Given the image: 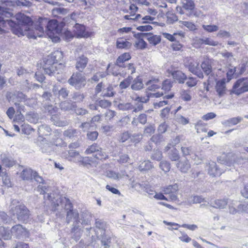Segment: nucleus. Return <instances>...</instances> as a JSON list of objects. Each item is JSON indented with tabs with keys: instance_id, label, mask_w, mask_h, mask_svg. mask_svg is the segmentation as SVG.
<instances>
[{
	"instance_id": "nucleus-1",
	"label": "nucleus",
	"mask_w": 248,
	"mask_h": 248,
	"mask_svg": "<svg viewBox=\"0 0 248 248\" xmlns=\"http://www.w3.org/2000/svg\"><path fill=\"white\" fill-rule=\"evenodd\" d=\"M11 15L9 12H3L0 16V25L4 26L7 24L11 28L12 32L18 37L28 36L29 38L35 39L37 36L41 37L44 32V29L39 25H35L34 28L38 31L41 34H37L31 30L33 26V20L29 16L22 13H18L16 16V21L6 19L4 20L3 16Z\"/></svg>"
},
{
	"instance_id": "nucleus-2",
	"label": "nucleus",
	"mask_w": 248,
	"mask_h": 248,
	"mask_svg": "<svg viewBox=\"0 0 248 248\" xmlns=\"http://www.w3.org/2000/svg\"><path fill=\"white\" fill-rule=\"evenodd\" d=\"M227 157L228 156L226 155L218 157L217 161L221 164V166L217 167L214 162H210L208 166V174L212 177H215L220 176L227 169L231 170V168L229 169L227 167H231L232 163L227 160Z\"/></svg>"
},
{
	"instance_id": "nucleus-3",
	"label": "nucleus",
	"mask_w": 248,
	"mask_h": 248,
	"mask_svg": "<svg viewBox=\"0 0 248 248\" xmlns=\"http://www.w3.org/2000/svg\"><path fill=\"white\" fill-rule=\"evenodd\" d=\"M67 82L77 90L84 88L86 84L85 76L81 73L78 72H74L67 80Z\"/></svg>"
},
{
	"instance_id": "nucleus-4",
	"label": "nucleus",
	"mask_w": 248,
	"mask_h": 248,
	"mask_svg": "<svg viewBox=\"0 0 248 248\" xmlns=\"http://www.w3.org/2000/svg\"><path fill=\"white\" fill-rule=\"evenodd\" d=\"M10 212L14 215H16L17 219L20 221H27L29 218V210L23 204H20L12 207L10 209Z\"/></svg>"
},
{
	"instance_id": "nucleus-5",
	"label": "nucleus",
	"mask_w": 248,
	"mask_h": 248,
	"mask_svg": "<svg viewBox=\"0 0 248 248\" xmlns=\"http://www.w3.org/2000/svg\"><path fill=\"white\" fill-rule=\"evenodd\" d=\"M41 65L45 74L49 76L54 75L57 71V66L49 55L44 58Z\"/></svg>"
},
{
	"instance_id": "nucleus-6",
	"label": "nucleus",
	"mask_w": 248,
	"mask_h": 248,
	"mask_svg": "<svg viewBox=\"0 0 248 248\" xmlns=\"http://www.w3.org/2000/svg\"><path fill=\"white\" fill-rule=\"evenodd\" d=\"M47 199L51 202V204L53 205V210L55 211L56 207L59 205V202L61 204L62 206H63V204H64V208L67 211L69 210H73L72 209L73 205L71 202L68 199L65 197L61 199L60 200H57L56 202L54 201L55 199L53 198L51 196V194H47Z\"/></svg>"
},
{
	"instance_id": "nucleus-7",
	"label": "nucleus",
	"mask_w": 248,
	"mask_h": 248,
	"mask_svg": "<svg viewBox=\"0 0 248 248\" xmlns=\"http://www.w3.org/2000/svg\"><path fill=\"white\" fill-rule=\"evenodd\" d=\"M233 93L240 95L248 92V78H243L238 79L233 85Z\"/></svg>"
},
{
	"instance_id": "nucleus-8",
	"label": "nucleus",
	"mask_w": 248,
	"mask_h": 248,
	"mask_svg": "<svg viewBox=\"0 0 248 248\" xmlns=\"http://www.w3.org/2000/svg\"><path fill=\"white\" fill-rule=\"evenodd\" d=\"M62 157L70 161L74 162H81L83 161V157L79 152L75 150L69 149L65 150L62 153Z\"/></svg>"
},
{
	"instance_id": "nucleus-9",
	"label": "nucleus",
	"mask_w": 248,
	"mask_h": 248,
	"mask_svg": "<svg viewBox=\"0 0 248 248\" xmlns=\"http://www.w3.org/2000/svg\"><path fill=\"white\" fill-rule=\"evenodd\" d=\"M95 224L96 227L99 229L101 232L100 235L97 236V238L101 240L102 244L105 246L106 248L108 247V239L105 234L106 222L102 220L97 219L95 220Z\"/></svg>"
},
{
	"instance_id": "nucleus-10",
	"label": "nucleus",
	"mask_w": 248,
	"mask_h": 248,
	"mask_svg": "<svg viewBox=\"0 0 248 248\" xmlns=\"http://www.w3.org/2000/svg\"><path fill=\"white\" fill-rule=\"evenodd\" d=\"M63 23H58L56 20H51L48 22L46 29L53 33L60 34L62 32Z\"/></svg>"
},
{
	"instance_id": "nucleus-11",
	"label": "nucleus",
	"mask_w": 248,
	"mask_h": 248,
	"mask_svg": "<svg viewBox=\"0 0 248 248\" xmlns=\"http://www.w3.org/2000/svg\"><path fill=\"white\" fill-rule=\"evenodd\" d=\"M12 234L16 238L21 239L25 237L27 234V232L25 228H24L21 225L17 224L11 228Z\"/></svg>"
},
{
	"instance_id": "nucleus-12",
	"label": "nucleus",
	"mask_w": 248,
	"mask_h": 248,
	"mask_svg": "<svg viewBox=\"0 0 248 248\" xmlns=\"http://www.w3.org/2000/svg\"><path fill=\"white\" fill-rule=\"evenodd\" d=\"M88 61V58L84 55H81L77 58L75 64V67L78 70L77 72L80 73L83 72L84 69L87 66Z\"/></svg>"
},
{
	"instance_id": "nucleus-13",
	"label": "nucleus",
	"mask_w": 248,
	"mask_h": 248,
	"mask_svg": "<svg viewBox=\"0 0 248 248\" xmlns=\"http://www.w3.org/2000/svg\"><path fill=\"white\" fill-rule=\"evenodd\" d=\"M66 219V222L68 224L70 223L71 221H73V224L78 225L80 222L79 214L76 210L67 211Z\"/></svg>"
},
{
	"instance_id": "nucleus-14",
	"label": "nucleus",
	"mask_w": 248,
	"mask_h": 248,
	"mask_svg": "<svg viewBox=\"0 0 248 248\" xmlns=\"http://www.w3.org/2000/svg\"><path fill=\"white\" fill-rule=\"evenodd\" d=\"M52 92L54 95L58 96L59 98H62V99H65L69 93V91L67 88L63 87L59 89L56 86H53Z\"/></svg>"
},
{
	"instance_id": "nucleus-15",
	"label": "nucleus",
	"mask_w": 248,
	"mask_h": 248,
	"mask_svg": "<svg viewBox=\"0 0 248 248\" xmlns=\"http://www.w3.org/2000/svg\"><path fill=\"white\" fill-rule=\"evenodd\" d=\"M212 60L204 57V60L201 64V67L204 73L208 76L212 72V67L211 65Z\"/></svg>"
},
{
	"instance_id": "nucleus-16",
	"label": "nucleus",
	"mask_w": 248,
	"mask_h": 248,
	"mask_svg": "<svg viewBox=\"0 0 248 248\" xmlns=\"http://www.w3.org/2000/svg\"><path fill=\"white\" fill-rule=\"evenodd\" d=\"M188 68L190 72L197 76L199 78L201 79L203 78L204 76L202 72L200 69L199 63L195 64L192 62H190L189 64Z\"/></svg>"
},
{
	"instance_id": "nucleus-17",
	"label": "nucleus",
	"mask_w": 248,
	"mask_h": 248,
	"mask_svg": "<svg viewBox=\"0 0 248 248\" xmlns=\"http://www.w3.org/2000/svg\"><path fill=\"white\" fill-rule=\"evenodd\" d=\"M79 227V224H73V227L71 230V237L76 242L80 239L82 232V230Z\"/></svg>"
},
{
	"instance_id": "nucleus-18",
	"label": "nucleus",
	"mask_w": 248,
	"mask_h": 248,
	"mask_svg": "<svg viewBox=\"0 0 248 248\" xmlns=\"http://www.w3.org/2000/svg\"><path fill=\"white\" fill-rule=\"evenodd\" d=\"M147 122V115L145 113H140L137 117H134L131 122V124L133 126H137L140 123L144 125Z\"/></svg>"
},
{
	"instance_id": "nucleus-19",
	"label": "nucleus",
	"mask_w": 248,
	"mask_h": 248,
	"mask_svg": "<svg viewBox=\"0 0 248 248\" xmlns=\"http://www.w3.org/2000/svg\"><path fill=\"white\" fill-rule=\"evenodd\" d=\"M74 31L78 37H88V33L86 31L85 27L82 24L76 23L74 27Z\"/></svg>"
},
{
	"instance_id": "nucleus-20",
	"label": "nucleus",
	"mask_w": 248,
	"mask_h": 248,
	"mask_svg": "<svg viewBox=\"0 0 248 248\" xmlns=\"http://www.w3.org/2000/svg\"><path fill=\"white\" fill-rule=\"evenodd\" d=\"M171 75L173 78L180 84L184 83L187 79L186 75L180 70L173 71Z\"/></svg>"
},
{
	"instance_id": "nucleus-21",
	"label": "nucleus",
	"mask_w": 248,
	"mask_h": 248,
	"mask_svg": "<svg viewBox=\"0 0 248 248\" xmlns=\"http://www.w3.org/2000/svg\"><path fill=\"white\" fill-rule=\"evenodd\" d=\"M60 108L63 111H73L77 108V105L75 102L71 101H64L62 102L59 106Z\"/></svg>"
},
{
	"instance_id": "nucleus-22",
	"label": "nucleus",
	"mask_w": 248,
	"mask_h": 248,
	"mask_svg": "<svg viewBox=\"0 0 248 248\" xmlns=\"http://www.w3.org/2000/svg\"><path fill=\"white\" fill-rule=\"evenodd\" d=\"M177 168L183 173H186L190 168V164L187 159L179 161L176 164Z\"/></svg>"
},
{
	"instance_id": "nucleus-23",
	"label": "nucleus",
	"mask_w": 248,
	"mask_h": 248,
	"mask_svg": "<svg viewBox=\"0 0 248 248\" xmlns=\"http://www.w3.org/2000/svg\"><path fill=\"white\" fill-rule=\"evenodd\" d=\"M130 59L131 56L129 53H124L118 57L116 60L115 64L120 67H125V65L124 64V62L125 61H128Z\"/></svg>"
},
{
	"instance_id": "nucleus-24",
	"label": "nucleus",
	"mask_w": 248,
	"mask_h": 248,
	"mask_svg": "<svg viewBox=\"0 0 248 248\" xmlns=\"http://www.w3.org/2000/svg\"><path fill=\"white\" fill-rule=\"evenodd\" d=\"M1 163L3 166L10 168L15 164V161L11 156L4 154L1 155Z\"/></svg>"
},
{
	"instance_id": "nucleus-25",
	"label": "nucleus",
	"mask_w": 248,
	"mask_h": 248,
	"mask_svg": "<svg viewBox=\"0 0 248 248\" xmlns=\"http://www.w3.org/2000/svg\"><path fill=\"white\" fill-rule=\"evenodd\" d=\"M228 202V199L216 200L211 202V206L216 208L223 209L226 206Z\"/></svg>"
},
{
	"instance_id": "nucleus-26",
	"label": "nucleus",
	"mask_w": 248,
	"mask_h": 248,
	"mask_svg": "<svg viewBox=\"0 0 248 248\" xmlns=\"http://www.w3.org/2000/svg\"><path fill=\"white\" fill-rule=\"evenodd\" d=\"M12 232L11 229L3 226L0 227V237L4 240L10 239L12 237Z\"/></svg>"
},
{
	"instance_id": "nucleus-27",
	"label": "nucleus",
	"mask_w": 248,
	"mask_h": 248,
	"mask_svg": "<svg viewBox=\"0 0 248 248\" xmlns=\"http://www.w3.org/2000/svg\"><path fill=\"white\" fill-rule=\"evenodd\" d=\"M132 45V44L122 38H120L116 41L117 47L121 49H128Z\"/></svg>"
},
{
	"instance_id": "nucleus-28",
	"label": "nucleus",
	"mask_w": 248,
	"mask_h": 248,
	"mask_svg": "<svg viewBox=\"0 0 248 248\" xmlns=\"http://www.w3.org/2000/svg\"><path fill=\"white\" fill-rule=\"evenodd\" d=\"M154 168V165L150 160H145L141 162L138 166L140 171H146Z\"/></svg>"
},
{
	"instance_id": "nucleus-29",
	"label": "nucleus",
	"mask_w": 248,
	"mask_h": 248,
	"mask_svg": "<svg viewBox=\"0 0 248 248\" xmlns=\"http://www.w3.org/2000/svg\"><path fill=\"white\" fill-rule=\"evenodd\" d=\"M225 82L223 81L217 82L216 86V90L219 96H222L225 93Z\"/></svg>"
},
{
	"instance_id": "nucleus-30",
	"label": "nucleus",
	"mask_w": 248,
	"mask_h": 248,
	"mask_svg": "<svg viewBox=\"0 0 248 248\" xmlns=\"http://www.w3.org/2000/svg\"><path fill=\"white\" fill-rule=\"evenodd\" d=\"M50 128L46 125H41L38 126V132L40 137L47 136L50 134Z\"/></svg>"
},
{
	"instance_id": "nucleus-31",
	"label": "nucleus",
	"mask_w": 248,
	"mask_h": 248,
	"mask_svg": "<svg viewBox=\"0 0 248 248\" xmlns=\"http://www.w3.org/2000/svg\"><path fill=\"white\" fill-rule=\"evenodd\" d=\"M50 57L54 60V62L55 64L57 66H62L61 63L58 64V62L61 61L62 58V53L61 51H57L53 53H52L50 55Z\"/></svg>"
},
{
	"instance_id": "nucleus-32",
	"label": "nucleus",
	"mask_w": 248,
	"mask_h": 248,
	"mask_svg": "<svg viewBox=\"0 0 248 248\" xmlns=\"http://www.w3.org/2000/svg\"><path fill=\"white\" fill-rule=\"evenodd\" d=\"M242 120V118L240 117H233L223 121L222 124L224 125L230 126L238 124Z\"/></svg>"
},
{
	"instance_id": "nucleus-33",
	"label": "nucleus",
	"mask_w": 248,
	"mask_h": 248,
	"mask_svg": "<svg viewBox=\"0 0 248 248\" xmlns=\"http://www.w3.org/2000/svg\"><path fill=\"white\" fill-rule=\"evenodd\" d=\"M34 171V170L31 169H25L22 172V178L23 179L26 180H32Z\"/></svg>"
},
{
	"instance_id": "nucleus-34",
	"label": "nucleus",
	"mask_w": 248,
	"mask_h": 248,
	"mask_svg": "<svg viewBox=\"0 0 248 248\" xmlns=\"http://www.w3.org/2000/svg\"><path fill=\"white\" fill-rule=\"evenodd\" d=\"M199 44L201 45L204 44L211 46H217L218 44L217 41H214L210 38H200L198 40Z\"/></svg>"
},
{
	"instance_id": "nucleus-35",
	"label": "nucleus",
	"mask_w": 248,
	"mask_h": 248,
	"mask_svg": "<svg viewBox=\"0 0 248 248\" xmlns=\"http://www.w3.org/2000/svg\"><path fill=\"white\" fill-rule=\"evenodd\" d=\"M166 16L167 17V23L169 24H173L178 20L177 16L170 11L166 12Z\"/></svg>"
},
{
	"instance_id": "nucleus-36",
	"label": "nucleus",
	"mask_w": 248,
	"mask_h": 248,
	"mask_svg": "<svg viewBox=\"0 0 248 248\" xmlns=\"http://www.w3.org/2000/svg\"><path fill=\"white\" fill-rule=\"evenodd\" d=\"M158 82V79H154L148 81L146 85L148 86L147 89L149 91H155L156 89H159L160 86L156 83Z\"/></svg>"
},
{
	"instance_id": "nucleus-37",
	"label": "nucleus",
	"mask_w": 248,
	"mask_h": 248,
	"mask_svg": "<svg viewBox=\"0 0 248 248\" xmlns=\"http://www.w3.org/2000/svg\"><path fill=\"white\" fill-rule=\"evenodd\" d=\"M143 87V84L142 80L141 78H136L133 82V84L131 85V88L134 90H140Z\"/></svg>"
},
{
	"instance_id": "nucleus-38",
	"label": "nucleus",
	"mask_w": 248,
	"mask_h": 248,
	"mask_svg": "<svg viewBox=\"0 0 248 248\" xmlns=\"http://www.w3.org/2000/svg\"><path fill=\"white\" fill-rule=\"evenodd\" d=\"M183 7L186 10L188 11H192L195 8V4L192 0H182Z\"/></svg>"
},
{
	"instance_id": "nucleus-39",
	"label": "nucleus",
	"mask_w": 248,
	"mask_h": 248,
	"mask_svg": "<svg viewBox=\"0 0 248 248\" xmlns=\"http://www.w3.org/2000/svg\"><path fill=\"white\" fill-rule=\"evenodd\" d=\"M147 40L150 44L155 46L160 42L161 36L160 35H154L151 33Z\"/></svg>"
},
{
	"instance_id": "nucleus-40",
	"label": "nucleus",
	"mask_w": 248,
	"mask_h": 248,
	"mask_svg": "<svg viewBox=\"0 0 248 248\" xmlns=\"http://www.w3.org/2000/svg\"><path fill=\"white\" fill-rule=\"evenodd\" d=\"M69 10L62 7L55 8L52 10V13L55 16H58L59 15H65L67 14Z\"/></svg>"
},
{
	"instance_id": "nucleus-41",
	"label": "nucleus",
	"mask_w": 248,
	"mask_h": 248,
	"mask_svg": "<svg viewBox=\"0 0 248 248\" xmlns=\"http://www.w3.org/2000/svg\"><path fill=\"white\" fill-rule=\"evenodd\" d=\"M85 95L79 92H75L72 94V99L75 101V103H80L83 101Z\"/></svg>"
},
{
	"instance_id": "nucleus-42",
	"label": "nucleus",
	"mask_w": 248,
	"mask_h": 248,
	"mask_svg": "<svg viewBox=\"0 0 248 248\" xmlns=\"http://www.w3.org/2000/svg\"><path fill=\"white\" fill-rule=\"evenodd\" d=\"M93 156L96 158L101 160H106L108 156L105 150L101 147L100 149L98 150V151H97L95 154L93 155Z\"/></svg>"
},
{
	"instance_id": "nucleus-43",
	"label": "nucleus",
	"mask_w": 248,
	"mask_h": 248,
	"mask_svg": "<svg viewBox=\"0 0 248 248\" xmlns=\"http://www.w3.org/2000/svg\"><path fill=\"white\" fill-rule=\"evenodd\" d=\"M173 94L165 95L163 97L164 100L163 101H159V102H155L154 103V105L155 108H159L162 107L168 103V101L165 99H170L173 97Z\"/></svg>"
},
{
	"instance_id": "nucleus-44",
	"label": "nucleus",
	"mask_w": 248,
	"mask_h": 248,
	"mask_svg": "<svg viewBox=\"0 0 248 248\" xmlns=\"http://www.w3.org/2000/svg\"><path fill=\"white\" fill-rule=\"evenodd\" d=\"M79 132L76 129L69 128L63 132V135L69 138H73L78 136Z\"/></svg>"
},
{
	"instance_id": "nucleus-45",
	"label": "nucleus",
	"mask_w": 248,
	"mask_h": 248,
	"mask_svg": "<svg viewBox=\"0 0 248 248\" xmlns=\"http://www.w3.org/2000/svg\"><path fill=\"white\" fill-rule=\"evenodd\" d=\"M155 130V124H149L146 126L143 130V135L146 136H151Z\"/></svg>"
},
{
	"instance_id": "nucleus-46",
	"label": "nucleus",
	"mask_w": 248,
	"mask_h": 248,
	"mask_svg": "<svg viewBox=\"0 0 248 248\" xmlns=\"http://www.w3.org/2000/svg\"><path fill=\"white\" fill-rule=\"evenodd\" d=\"M7 97L11 100L14 99L15 97H16L18 99V101H22L25 99V95L21 92H17L16 93H10L7 94Z\"/></svg>"
},
{
	"instance_id": "nucleus-47",
	"label": "nucleus",
	"mask_w": 248,
	"mask_h": 248,
	"mask_svg": "<svg viewBox=\"0 0 248 248\" xmlns=\"http://www.w3.org/2000/svg\"><path fill=\"white\" fill-rule=\"evenodd\" d=\"M178 190V186L176 184H174L164 187L163 191L165 194H170L172 192H177Z\"/></svg>"
},
{
	"instance_id": "nucleus-48",
	"label": "nucleus",
	"mask_w": 248,
	"mask_h": 248,
	"mask_svg": "<svg viewBox=\"0 0 248 248\" xmlns=\"http://www.w3.org/2000/svg\"><path fill=\"white\" fill-rule=\"evenodd\" d=\"M118 163L121 164L126 163H130L131 159L128 155L125 154H120L119 155V158L117 159Z\"/></svg>"
},
{
	"instance_id": "nucleus-49",
	"label": "nucleus",
	"mask_w": 248,
	"mask_h": 248,
	"mask_svg": "<svg viewBox=\"0 0 248 248\" xmlns=\"http://www.w3.org/2000/svg\"><path fill=\"white\" fill-rule=\"evenodd\" d=\"M169 158L172 161H178L180 158L178 151L176 149H173L169 153Z\"/></svg>"
},
{
	"instance_id": "nucleus-50",
	"label": "nucleus",
	"mask_w": 248,
	"mask_h": 248,
	"mask_svg": "<svg viewBox=\"0 0 248 248\" xmlns=\"http://www.w3.org/2000/svg\"><path fill=\"white\" fill-rule=\"evenodd\" d=\"M133 78L131 76H128L127 78L121 81L119 84V87L121 89H126L130 84Z\"/></svg>"
},
{
	"instance_id": "nucleus-51",
	"label": "nucleus",
	"mask_w": 248,
	"mask_h": 248,
	"mask_svg": "<svg viewBox=\"0 0 248 248\" xmlns=\"http://www.w3.org/2000/svg\"><path fill=\"white\" fill-rule=\"evenodd\" d=\"M202 28L208 32H213L218 30L219 27L215 25H202Z\"/></svg>"
},
{
	"instance_id": "nucleus-52",
	"label": "nucleus",
	"mask_w": 248,
	"mask_h": 248,
	"mask_svg": "<svg viewBox=\"0 0 248 248\" xmlns=\"http://www.w3.org/2000/svg\"><path fill=\"white\" fill-rule=\"evenodd\" d=\"M151 33H137L134 34V36L137 39H140L142 45L145 46L146 42L144 41L143 38H145L148 39Z\"/></svg>"
},
{
	"instance_id": "nucleus-53",
	"label": "nucleus",
	"mask_w": 248,
	"mask_h": 248,
	"mask_svg": "<svg viewBox=\"0 0 248 248\" xmlns=\"http://www.w3.org/2000/svg\"><path fill=\"white\" fill-rule=\"evenodd\" d=\"M102 93L104 97H112L115 93L113 91V87L109 85L106 89L103 90Z\"/></svg>"
},
{
	"instance_id": "nucleus-54",
	"label": "nucleus",
	"mask_w": 248,
	"mask_h": 248,
	"mask_svg": "<svg viewBox=\"0 0 248 248\" xmlns=\"http://www.w3.org/2000/svg\"><path fill=\"white\" fill-rule=\"evenodd\" d=\"M55 146L48 144H45L42 147V152L47 154H51L54 152Z\"/></svg>"
},
{
	"instance_id": "nucleus-55",
	"label": "nucleus",
	"mask_w": 248,
	"mask_h": 248,
	"mask_svg": "<svg viewBox=\"0 0 248 248\" xmlns=\"http://www.w3.org/2000/svg\"><path fill=\"white\" fill-rule=\"evenodd\" d=\"M99 149H100V147H99L96 143H93L86 149L85 152L87 154L93 153L94 155Z\"/></svg>"
},
{
	"instance_id": "nucleus-56",
	"label": "nucleus",
	"mask_w": 248,
	"mask_h": 248,
	"mask_svg": "<svg viewBox=\"0 0 248 248\" xmlns=\"http://www.w3.org/2000/svg\"><path fill=\"white\" fill-rule=\"evenodd\" d=\"M118 108L119 109L123 111L129 110H133L134 108V105L130 103H120L118 105Z\"/></svg>"
},
{
	"instance_id": "nucleus-57",
	"label": "nucleus",
	"mask_w": 248,
	"mask_h": 248,
	"mask_svg": "<svg viewBox=\"0 0 248 248\" xmlns=\"http://www.w3.org/2000/svg\"><path fill=\"white\" fill-rule=\"evenodd\" d=\"M162 157V152L158 149L154 150L151 156V158L152 159L155 160L156 161H160Z\"/></svg>"
},
{
	"instance_id": "nucleus-58",
	"label": "nucleus",
	"mask_w": 248,
	"mask_h": 248,
	"mask_svg": "<svg viewBox=\"0 0 248 248\" xmlns=\"http://www.w3.org/2000/svg\"><path fill=\"white\" fill-rule=\"evenodd\" d=\"M159 167L165 172H167L170 170V165L169 162L167 161H162L160 163Z\"/></svg>"
},
{
	"instance_id": "nucleus-59",
	"label": "nucleus",
	"mask_w": 248,
	"mask_h": 248,
	"mask_svg": "<svg viewBox=\"0 0 248 248\" xmlns=\"http://www.w3.org/2000/svg\"><path fill=\"white\" fill-rule=\"evenodd\" d=\"M142 138V135L140 133H134L132 135L130 134V140L131 141L138 143L140 142Z\"/></svg>"
},
{
	"instance_id": "nucleus-60",
	"label": "nucleus",
	"mask_w": 248,
	"mask_h": 248,
	"mask_svg": "<svg viewBox=\"0 0 248 248\" xmlns=\"http://www.w3.org/2000/svg\"><path fill=\"white\" fill-rule=\"evenodd\" d=\"M172 82L170 79H166L162 83V89L165 91H169L172 87Z\"/></svg>"
},
{
	"instance_id": "nucleus-61",
	"label": "nucleus",
	"mask_w": 248,
	"mask_h": 248,
	"mask_svg": "<svg viewBox=\"0 0 248 248\" xmlns=\"http://www.w3.org/2000/svg\"><path fill=\"white\" fill-rule=\"evenodd\" d=\"M81 218L79 220H81V222L80 221V223L83 226H86L90 224V220L88 217V215L86 213H83L81 216Z\"/></svg>"
},
{
	"instance_id": "nucleus-62",
	"label": "nucleus",
	"mask_w": 248,
	"mask_h": 248,
	"mask_svg": "<svg viewBox=\"0 0 248 248\" xmlns=\"http://www.w3.org/2000/svg\"><path fill=\"white\" fill-rule=\"evenodd\" d=\"M26 117L28 120L35 123L38 121L39 115L36 113L31 112L27 115Z\"/></svg>"
},
{
	"instance_id": "nucleus-63",
	"label": "nucleus",
	"mask_w": 248,
	"mask_h": 248,
	"mask_svg": "<svg viewBox=\"0 0 248 248\" xmlns=\"http://www.w3.org/2000/svg\"><path fill=\"white\" fill-rule=\"evenodd\" d=\"M187 81L186 82V84L189 87H193L196 85L197 84L198 80L196 78L193 77H189L187 78Z\"/></svg>"
},
{
	"instance_id": "nucleus-64",
	"label": "nucleus",
	"mask_w": 248,
	"mask_h": 248,
	"mask_svg": "<svg viewBox=\"0 0 248 248\" xmlns=\"http://www.w3.org/2000/svg\"><path fill=\"white\" fill-rule=\"evenodd\" d=\"M129 139H130V134L128 131H125L120 135L119 140L120 142H124Z\"/></svg>"
}]
</instances>
